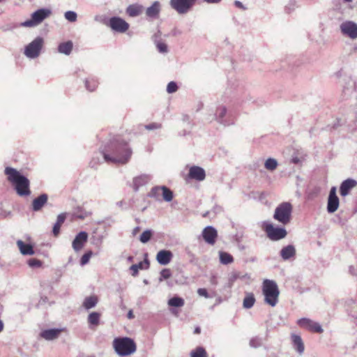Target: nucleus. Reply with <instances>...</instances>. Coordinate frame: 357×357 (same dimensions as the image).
<instances>
[{
	"label": "nucleus",
	"instance_id": "f257e3e1",
	"mask_svg": "<svg viewBox=\"0 0 357 357\" xmlns=\"http://www.w3.org/2000/svg\"><path fill=\"white\" fill-rule=\"evenodd\" d=\"M100 151L104 160L108 163H127L132 153L128 142L116 136L107 142Z\"/></svg>",
	"mask_w": 357,
	"mask_h": 357
},
{
	"label": "nucleus",
	"instance_id": "f03ea898",
	"mask_svg": "<svg viewBox=\"0 0 357 357\" xmlns=\"http://www.w3.org/2000/svg\"><path fill=\"white\" fill-rule=\"evenodd\" d=\"M4 173L7 176L8 181L14 186V189L18 195L23 197L31 194L30 182L25 176L11 167H6Z\"/></svg>",
	"mask_w": 357,
	"mask_h": 357
},
{
	"label": "nucleus",
	"instance_id": "7ed1b4c3",
	"mask_svg": "<svg viewBox=\"0 0 357 357\" xmlns=\"http://www.w3.org/2000/svg\"><path fill=\"white\" fill-rule=\"evenodd\" d=\"M262 292L264 296V301L271 307H274L278 303L280 291L276 282L273 280L266 279L263 282Z\"/></svg>",
	"mask_w": 357,
	"mask_h": 357
},
{
	"label": "nucleus",
	"instance_id": "20e7f679",
	"mask_svg": "<svg viewBox=\"0 0 357 357\" xmlns=\"http://www.w3.org/2000/svg\"><path fill=\"white\" fill-rule=\"evenodd\" d=\"M115 351L119 356H129L133 354L137 349L136 344L130 337H116L113 341Z\"/></svg>",
	"mask_w": 357,
	"mask_h": 357
},
{
	"label": "nucleus",
	"instance_id": "39448f33",
	"mask_svg": "<svg viewBox=\"0 0 357 357\" xmlns=\"http://www.w3.org/2000/svg\"><path fill=\"white\" fill-rule=\"evenodd\" d=\"M291 204L289 202H283L275 208L273 218L280 223H287L291 220Z\"/></svg>",
	"mask_w": 357,
	"mask_h": 357
},
{
	"label": "nucleus",
	"instance_id": "423d86ee",
	"mask_svg": "<svg viewBox=\"0 0 357 357\" xmlns=\"http://www.w3.org/2000/svg\"><path fill=\"white\" fill-rule=\"evenodd\" d=\"M51 13L52 11L49 8H40L33 13L31 19L24 22L22 25L26 27L35 26L48 17Z\"/></svg>",
	"mask_w": 357,
	"mask_h": 357
},
{
	"label": "nucleus",
	"instance_id": "0eeeda50",
	"mask_svg": "<svg viewBox=\"0 0 357 357\" xmlns=\"http://www.w3.org/2000/svg\"><path fill=\"white\" fill-rule=\"evenodd\" d=\"M100 22L119 33H125L129 29V24L119 17H112L109 20L104 18Z\"/></svg>",
	"mask_w": 357,
	"mask_h": 357
},
{
	"label": "nucleus",
	"instance_id": "6e6552de",
	"mask_svg": "<svg viewBox=\"0 0 357 357\" xmlns=\"http://www.w3.org/2000/svg\"><path fill=\"white\" fill-rule=\"evenodd\" d=\"M44 40L42 37L36 38L32 42L28 44L24 49V54L29 59L38 57L40 53Z\"/></svg>",
	"mask_w": 357,
	"mask_h": 357
},
{
	"label": "nucleus",
	"instance_id": "1a4fd4ad",
	"mask_svg": "<svg viewBox=\"0 0 357 357\" xmlns=\"http://www.w3.org/2000/svg\"><path fill=\"white\" fill-rule=\"evenodd\" d=\"M196 1L197 0H170L169 5L177 13L184 15L192 9Z\"/></svg>",
	"mask_w": 357,
	"mask_h": 357
},
{
	"label": "nucleus",
	"instance_id": "9d476101",
	"mask_svg": "<svg viewBox=\"0 0 357 357\" xmlns=\"http://www.w3.org/2000/svg\"><path fill=\"white\" fill-rule=\"evenodd\" d=\"M215 117V120L223 126L234 124V120L231 118L230 114L227 113V109L225 105H221L217 107Z\"/></svg>",
	"mask_w": 357,
	"mask_h": 357
},
{
	"label": "nucleus",
	"instance_id": "9b49d317",
	"mask_svg": "<svg viewBox=\"0 0 357 357\" xmlns=\"http://www.w3.org/2000/svg\"><path fill=\"white\" fill-rule=\"evenodd\" d=\"M92 213L91 211H86L82 206H77L74 208L71 211H69V221L70 222H78L85 220V218L91 216Z\"/></svg>",
	"mask_w": 357,
	"mask_h": 357
},
{
	"label": "nucleus",
	"instance_id": "f8f14e48",
	"mask_svg": "<svg viewBox=\"0 0 357 357\" xmlns=\"http://www.w3.org/2000/svg\"><path fill=\"white\" fill-rule=\"evenodd\" d=\"M342 33L351 39L357 38V24L352 21H345L340 24Z\"/></svg>",
	"mask_w": 357,
	"mask_h": 357
},
{
	"label": "nucleus",
	"instance_id": "ddd939ff",
	"mask_svg": "<svg viewBox=\"0 0 357 357\" xmlns=\"http://www.w3.org/2000/svg\"><path fill=\"white\" fill-rule=\"evenodd\" d=\"M264 230L268 237L273 241L280 240L285 237L287 235L285 229L282 228H275L273 227V225H266Z\"/></svg>",
	"mask_w": 357,
	"mask_h": 357
},
{
	"label": "nucleus",
	"instance_id": "4468645a",
	"mask_svg": "<svg viewBox=\"0 0 357 357\" xmlns=\"http://www.w3.org/2000/svg\"><path fill=\"white\" fill-rule=\"evenodd\" d=\"M298 324L300 327L305 328L310 332L321 333L323 329L317 322H315L310 319L303 318L298 321Z\"/></svg>",
	"mask_w": 357,
	"mask_h": 357
},
{
	"label": "nucleus",
	"instance_id": "2eb2a0df",
	"mask_svg": "<svg viewBox=\"0 0 357 357\" xmlns=\"http://www.w3.org/2000/svg\"><path fill=\"white\" fill-rule=\"evenodd\" d=\"M339 198L336 195V187L331 188L327 203V211L328 213H334L339 206Z\"/></svg>",
	"mask_w": 357,
	"mask_h": 357
},
{
	"label": "nucleus",
	"instance_id": "dca6fc26",
	"mask_svg": "<svg viewBox=\"0 0 357 357\" xmlns=\"http://www.w3.org/2000/svg\"><path fill=\"white\" fill-rule=\"evenodd\" d=\"M188 177L190 179L202 181L205 179L206 172L202 167L199 166H192L189 169Z\"/></svg>",
	"mask_w": 357,
	"mask_h": 357
},
{
	"label": "nucleus",
	"instance_id": "f3484780",
	"mask_svg": "<svg viewBox=\"0 0 357 357\" xmlns=\"http://www.w3.org/2000/svg\"><path fill=\"white\" fill-rule=\"evenodd\" d=\"M357 185L356 181L353 178H347L342 181L340 186V193L341 196L345 197Z\"/></svg>",
	"mask_w": 357,
	"mask_h": 357
},
{
	"label": "nucleus",
	"instance_id": "a211bd4d",
	"mask_svg": "<svg viewBox=\"0 0 357 357\" xmlns=\"http://www.w3.org/2000/svg\"><path fill=\"white\" fill-rule=\"evenodd\" d=\"M202 236L206 242L213 245L215 243L218 234L217 231L213 227L209 226L204 229Z\"/></svg>",
	"mask_w": 357,
	"mask_h": 357
},
{
	"label": "nucleus",
	"instance_id": "6ab92c4d",
	"mask_svg": "<svg viewBox=\"0 0 357 357\" xmlns=\"http://www.w3.org/2000/svg\"><path fill=\"white\" fill-rule=\"evenodd\" d=\"M88 234L85 231L79 232L73 241V248L75 250L78 251L81 250L84 244L87 241Z\"/></svg>",
	"mask_w": 357,
	"mask_h": 357
},
{
	"label": "nucleus",
	"instance_id": "aec40b11",
	"mask_svg": "<svg viewBox=\"0 0 357 357\" xmlns=\"http://www.w3.org/2000/svg\"><path fill=\"white\" fill-rule=\"evenodd\" d=\"M173 257V255L171 251L162 250L159 251L156 255V259L158 262L161 265L168 264Z\"/></svg>",
	"mask_w": 357,
	"mask_h": 357
},
{
	"label": "nucleus",
	"instance_id": "412c9836",
	"mask_svg": "<svg viewBox=\"0 0 357 357\" xmlns=\"http://www.w3.org/2000/svg\"><path fill=\"white\" fill-rule=\"evenodd\" d=\"M160 12V3L158 1H154L151 6L146 10V15L151 19H157Z\"/></svg>",
	"mask_w": 357,
	"mask_h": 357
},
{
	"label": "nucleus",
	"instance_id": "4be33fe9",
	"mask_svg": "<svg viewBox=\"0 0 357 357\" xmlns=\"http://www.w3.org/2000/svg\"><path fill=\"white\" fill-rule=\"evenodd\" d=\"M144 11V6L137 3L129 5L126 8V14L132 17L140 15Z\"/></svg>",
	"mask_w": 357,
	"mask_h": 357
},
{
	"label": "nucleus",
	"instance_id": "5701e85b",
	"mask_svg": "<svg viewBox=\"0 0 357 357\" xmlns=\"http://www.w3.org/2000/svg\"><path fill=\"white\" fill-rule=\"evenodd\" d=\"M291 338L294 349L300 354H302L304 352L305 346L301 337L298 335L292 333L291 335Z\"/></svg>",
	"mask_w": 357,
	"mask_h": 357
},
{
	"label": "nucleus",
	"instance_id": "b1692460",
	"mask_svg": "<svg viewBox=\"0 0 357 357\" xmlns=\"http://www.w3.org/2000/svg\"><path fill=\"white\" fill-rule=\"evenodd\" d=\"M151 179V176L149 174H142L133 179V185L135 190H137L139 187L146 185Z\"/></svg>",
	"mask_w": 357,
	"mask_h": 357
},
{
	"label": "nucleus",
	"instance_id": "393cba45",
	"mask_svg": "<svg viewBox=\"0 0 357 357\" xmlns=\"http://www.w3.org/2000/svg\"><path fill=\"white\" fill-rule=\"evenodd\" d=\"M47 195L46 194H42L33 200L32 207L33 210L38 211L42 208L47 201Z\"/></svg>",
	"mask_w": 357,
	"mask_h": 357
},
{
	"label": "nucleus",
	"instance_id": "a878e982",
	"mask_svg": "<svg viewBox=\"0 0 357 357\" xmlns=\"http://www.w3.org/2000/svg\"><path fill=\"white\" fill-rule=\"evenodd\" d=\"M17 245L22 255H32L34 254L33 248L31 245L24 243L22 241L20 240L17 242Z\"/></svg>",
	"mask_w": 357,
	"mask_h": 357
},
{
	"label": "nucleus",
	"instance_id": "bb28decb",
	"mask_svg": "<svg viewBox=\"0 0 357 357\" xmlns=\"http://www.w3.org/2000/svg\"><path fill=\"white\" fill-rule=\"evenodd\" d=\"M281 257L284 260H287L296 255V250L293 245H287L282 248L280 252Z\"/></svg>",
	"mask_w": 357,
	"mask_h": 357
},
{
	"label": "nucleus",
	"instance_id": "cd10ccee",
	"mask_svg": "<svg viewBox=\"0 0 357 357\" xmlns=\"http://www.w3.org/2000/svg\"><path fill=\"white\" fill-rule=\"evenodd\" d=\"M73 44L72 41L61 43L58 46V52L66 55H69L73 50Z\"/></svg>",
	"mask_w": 357,
	"mask_h": 357
},
{
	"label": "nucleus",
	"instance_id": "c85d7f7f",
	"mask_svg": "<svg viewBox=\"0 0 357 357\" xmlns=\"http://www.w3.org/2000/svg\"><path fill=\"white\" fill-rule=\"evenodd\" d=\"M61 333L59 329H49L41 333V336L45 340H51L56 338Z\"/></svg>",
	"mask_w": 357,
	"mask_h": 357
},
{
	"label": "nucleus",
	"instance_id": "c756f323",
	"mask_svg": "<svg viewBox=\"0 0 357 357\" xmlns=\"http://www.w3.org/2000/svg\"><path fill=\"white\" fill-rule=\"evenodd\" d=\"M84 84H85L86 89L89 91L92 92V91H94L96 89V88L98 87V81L97 78L93 77H90L85 79Z\"/></svg>",
	"mask_w": 357,
	"mask_h": 357
},
{
	"label": "nucleus",
	"instance_id": "7c9ffc66",
	"mask_svg": "<svg viewBox=\"0 0 357 357\" xmlns=\"http://www.w3.org/2000/svg\"><path fill=\"white\" fill-rule=\"evenodd\" d=\"M255 298L253 293H246L243 299V306L244 308L250 309L255 303Z\"/></svg>",
	"mask_w": 357,
	"mask_h": 357
},
{
	"label": "nucleus",
	"instance_id": "2f4dec72",
	"mask_svg": "<svg viewBox=\"0 0 357 357\" xmlns=\"http://www.w3.org/2000/svg\"><path fill=\"white\" fill-rule=\"evenodd\" d=\"M161 187L162 199L169 202L173 199V192L166 186Z\"/></svg>",
	"mask_w": 357,
	"mask_h": 357
},
{
	"label": "nucleus",
	"instance_id": "473e14b6",
	"mask_svg": "<svg viewBox=\"0 0 357 357\" xmlns=\"http://www.w3.org/2000/svg\"><path fill=\"white\" fill-rule=\"evenodd\" d=\"M98 303V298L95 296L86 297L84 301V307L89 310L93 307Z\"/></svg>",
	"mask_w": 357,
	"mask_h": 357
},
{
	"label": "nucleus",
	"instance_id": "72a5a7b5",
	"mask_svg": "<svg viewBox=\"0 0 357 357\" xmlns=\"http://www.w3.org/2000/svg\"><path fill=\"white\" fill-rule=\"evenodd\" d=\"M220 261L222 264H229L233 262L234 258L233 257L225 252H220Z\"/></svg>",
	"mask_w": 357,
	"mask_h": 357
},
{
	"label": "nucleus",
	"instance_id": "f704fd0d",
	"mask_svg": "<svg viewBox=\"0 0 357 357\" xmlns=\"http://www.w3.org/2000/svg\"><path fill=\"white\" fill-rule=\"evenodd\" d=\"M190 357H208V355L204 348L198 347L190 352Z\"/></svg>",
	"mask_w": 357,
	"mask_h": 357
},
{
	"label": "nucleus",
	"instance_id": "c9c22d12",
	"mask_svg": "<svg viewBox=\"0 0 357 357\" xmlns=\"http://www.w3.org/2000/svg\"><path fill=\"white\" fill-rule=\"evenodd\" d=\"M100 314L98 312H91L88 317V321L90 324L98 326L99 324Z\"/></svg>",
	"mask_w": 357,
	"mask_h": 357
},
{
	"label": "nucleus",
	"instance_id": "e433bc0d",
	"mask_svg": "<svg viewBox=\"0 0 357 357\" xmlns=\"http://www.w3.org/2000/svg\"><path fill=\"white\" fill-rule=\"evenodd\" d=\"M149 196L155 198L156 200H162L161 187L155 186L153 188L149 193Z\"/></svg>",
	"mask_w": 357,
	"mask_h": 357
},
{
	"label": "nucleus",
	"instance_id": "4c0bfd02",
	"mask_svg": "<svg viewBox=\"0 0 357 357\" xmlns=\"http://www.w3.org/2000/svg\"><path fill=\"white\" fill-rule=\"evenodd\" d=\"M278 165V163L275 159L270 158L266 160L264 166L266 169L273 171L277 168Z\"/></svg>",
	"mask_w": 357,
	"mask_h": 357
},
{
	"label": "nucleus",
	"instance_id": "58836bf2",
	"mask_svg": "<svg viewBox=\"0 0 357 357\" xmlns=\"http://www.w3.org/2000/svg\"><path fill=\"white\" fill-rule=\"evenodd\" d=\"M168 304L173 307H182L184 305V301L179 297H173L169 300Z\"/></svg>",
	"mask_w": 357,
	"mask_h": 357
},
{
	"label": "nucleus",
	"instance_id": "ea45409f",
	"mask_svg": "<svg viewBox=\"0 0 357 357\" xmlns=\"http://www.w3.org/2000/svg\"><path fill=\"white\" fill-rule=\"evenodd\" d=\"M155 43L157 47L158 51L160 53L165 54L168 52V47L167 45L160 40H155Z\"/></svg>",
	"mask_w": 357,
	"mask_h": 357
},
{
	"label": "nucleus",
	"instance_id": "a19ab883",
	"mask_svg": "<svg viewBox=\"0 0 357 357\" xmlns=\"http://www.w3.org/2000/svg\"><path fill=\"white\" fill-rule=\"evenodd\" d=\"M65 18L70 22H75L77 20V15L75 11L68 10L64 14Z\"/></svg>",
	"mask_w": 357,
	"mask_h": 357
},
{
	"label": "nucleus",
	"instance_id": "79ce46f5",
	"mask_svg": "<svg viewBox=\"0 0 357 357\" xmlns=\"http://www.w3.org/2000/svg\"><path fill=\"white\" fill-rule=\"evenodd\" d=\"M152 233L150 230L144 231L140 236V241L143 243H147L151 238Z\"/></svg>",
	"mask_w": 357,
	"mask_h": 357
},
{
	"label": "nucleus",
	"instance_id": "37998d69",
	"mask_svg": "<svg viewBox=\"0 0 357 357\" xmlns=\"http://www.w3.org/2000/svg\"><path fill=\"white\" fill-rule=\"evenodd\" d=\"M69 212L61 213L57 216L55 223H63L66 220L69 221Z\"/></svg>",
	"mask_w": 357,
	"mask_h": 357
},
{
	"label": "nucleus",
	"instance_id": "c03bdc74",
	"mask_svg": "<svg viewBox=\"0 0 357 357\" xmlns=\"http://www.w3.org/2000/svg\"><path fill=\"white\" fill-rule=\"evenodd\" d=\"M28 264L30 267L32 268H40L42 266L43 262L39 259L32 258L28 261Z\"/></svg>",
	"mask_w": 357,
	"mask_h": 357
},
{
	"label": "nucleus",
	"instance_id": "a18cd8bd",
	"mask_svg": "<svg viewBox=\"0 0 357 357\" xmlns=\"http://www.w3.org/2000/svg\"><path fill=\"white\" fill-rule=\"evenodd\" d=\"M178 86L177 84L175 82H170L167 86V91L169 93H174L177 91Z\"/></svg>",
	"mask_w": 357,
	"mask_h": 357
},
{
	"label": "nucleus",
	"instance_id": "49530a36",
	"mask_svg": "<svg viewBox=\"0 0 357 357\" xmlns=\"http://www.w3.org/2000/svg\"><path fill=\"white\" fill-rule=\"evenodd\" d=\"M135 266H137L139 270L148 269L149 268V261L148 259H145L143 261L136 264Z\"/></svg>",
	"mask_w": 357,
	"mask_h": 357
},
{
	"label": "nucleus",
	"instance_id": "de8ad7c7",
	"mask_svg": "<svg viewBox=\"0 0 357 357\" xmlns=\"http://www.w3.org/2000/svg\"><path fill=\"white\" fill-rule=\"evenodd\" d=\"M172 275V273H171V271L169 269V268H164L160 272V280H162V279H169Z\"/></svg>",
	"mask_w": 357,
	"mask_h": 357
},
{
	"label": "nucleus",
	"instance_id": "09e8293b",
	"mask_svg": "<svg viewBox=\"0 0 357 357\" xmlns=\"http://www.w3.org/2000/svg\"><path fill=\"white\" fill-rule=\"evenodd\" d=\"M91 255H92L91 252H86L84 255H83L80 259L81 264L82 265L86 264L89 262V259L91 257Z\"/></svg>",
	"mask_w": 357,
	"mask_h": 357
},
{
	"label": "nucleus",
	"instance_id": "8fccbe9b",
	"mask_svg": "<svg viewBox=\"0 0 357 357\" xmlns=\"http://www.w3.org/2000/svg\"><path fill=\"white\" fill-rule=\"evenodd\" d=\"M296 6V2L294 0H291L288 3V4L286 6L285 9L288 13H290L294 10Z\"/></svg>",
	"mask_w": 357,
	"mask_h": 357
},
{
	"label": "nucleus",
	"instance_id": "3c124183",
	"mask_svg": "<svg viewBox=\"0 0 357 357\" xmlns=\"http://www.w3.org/2000/svg\"><path fill=\"white\" fill-rule=\"evenodd\" d=\"M146 129L147 130H155V129H159L161 128V124L158 123H151L148 125L145 126Z\"/></svg>",
	"mask_w": 357,
	"mask_h": 357
},
{
	"label": "nucleus",
	"instance_id": "603ef678",
	"mask_svg": "<svg viewBox=\"0 0 357 357\" xmlns=\"http://www.w3.org/2000/svg\"><path fill=\"white\" fill-rule=\"evenodd\" d=\"M234 4L236 8H240L243 10H247V7H245L240 1H234Z\"/></svg>",
	"mask_w": 357,
	"mask_h": 357
},
{
	"label": "nucleus",
	"instance_id": "864d4df0",
	"mask_svg": "<svg viewBox=\"0 0 357 357\" xmlns=\"http://www.w3.org/2000/svg\"><path fill=\"white\" fill-rule=\"evenodd\" d=\"M197 293L199 296H204L205 298L208 297V294L206 289L200 288L197 290Z\"/></svg>",
	"mask_w": 357,
	"mask_h": 357
},
{
	"label": "nucleus",
	"instance_id": "5fc2aeb1",
	"mask_svg": "<svg viewBox=\"0 0 357 357\" xmlns=\"http://www.w3.org/2000/svg\"><path fill=\"white\" fill-rule=\"evenodd\" d=\"M130 269L133 277H136L138 275L139 269L137 268V266H135V264L132 265Z\"/></svg>",
	"mask_w": 357,
	"mask_h": 357
},
{
	"label": "nucleus",
	"instance_id": "6e6d98bb",
	"mask_svg": "<svg viewBox=\"0 0 357 357\" xmlns=\"http://www.w3.org/2000/svg\"><path fill=\"white\" fill-rule=\"evenodd\" d=\"M61 225H54L53 227V234L55 236H57L59 235L60 232Z\"/></svg>",
	"mask_w": 357,
	"mask_h": 357
},
{
	"label": "nucleus",
	"instance_id": "4d7b16f0",
	"mask_svg": "<svg viewBox=\"0 0 357 357\" xmlns=\"http://www.w3.org/2000/svg\"><path fill=\"white\" fill-rule=\"evenodd\" d=\"M204 2L208 4H218L220 3L222 0H203Z\"/></svg>",
	"mask_w": 357,
	"mask_h": 357
},
{
	"label": "nucleus",
	"instance_id": "13d9d810",
	"mask_svg": "<svg viewBox=\"0 0 357 357\" xmlns=\"http://www.w3.org/2000/svg\"><path fill=\"white\" fill-rule=\"evenodd\" d=\"M127 317L129 319H132L135 316L133 314V312L132 310H130L128 312V314H127Z\"/></svg>",
	"mask_w": 357,
	"mask_h": 357
},
{
	"label": "nucleus",
	"instance_id": "bf43d9fd",
	"mask_svg": "<svg viewBox=\"0 0 357 357\" xmlns=\"http://www.w3.org/2000/svg\"><path fill=\"white\" fill-rule=\"evenodd\" d=\"M220 211H222V208L220 206H215L213 209L212 212L214 213H219Z\"/></svg>",
	"mask_w": 357,
	"mask_h": 357
},
{
	"label": "nucleus",
	"instance_id": "052dcab7",
	"mask_svg": "<svg viewBox=\"0 0 357 357\" xmlns=\"http://www.w3.org/2000/svg\"><path fill=\"white\" fill-rule=\"evenodd\" d=\"M201 333V328L199 327H196L194 331L195 334H199Z\"/></svg>",
	"mask_w": 357,
	"mask_h": 357
},
{
	"label": "nucleus",
	"instance_id": "680f3d73",
	"mask_svg": "<svg viewBox=\"0 0 357 357\" xmlns=\"http://www.w3.org/2000/svg\"><path fill=\"white\" fill-rule=\"evenodd\" d=\"M3 327H4L3 323V321L0 319V333L3 331Z\"/></svg>",
	"mask_w": 357,
	"mask_h": 357
},
{
	"label": "nucleus",
	"instance_id": "e2e57ef3",
	"mask_svg": "<svg viewBox=\"0 0 357 357\" xmlns=\"http://www.w3.org/2000/svg\"><path fill=\"white\" fill-rule=\"evenodd\" d=\"M292 161L294 163H297L298 162L299 160L297 158H295L292 159Z\"/></svg>",
	"mask_w": 357,
	"mask_h": 357
},
{
	"label": "nucleus",
	"instance_id": "0e129e2a",
	"mask_svg": "<svg viewBox=\"0 0 357 357\" xmlns=\"http://www.w3.org/2000/svg\"><path fill=\"white\" fill-rule=\"evenodd\" d=\"M128 260L129 261H130V262H131V261H132V260H133V257H131V256H130V257H128Z\"/></svg>",
	"mask_w": 357,
	"mask_h": 357
},
{
	"label": "nucleus",
	"instance_id": "69168bd1",
	"mask_svg": "<svg viewBox=\"0 0 357 357\" xmlns=\"http://www.w3.org/2000/svg\"><path fill=\"white\" fill-rule=\"evenodd\" d=\"M354 51L357 52V44L354 47Z\"/></svg>",
	"mask_w": 357,
	"mask_h": 357
},
{
	"label": "nucleus",
	"instance_id": "338daca9",
	"mask_svg": "<svg viewBox=\"0 0 357 357\" xmlns=\"http://www.w3.org/2000/svg\"><path fill=\"white\" fill-rule=\"evenodd\" d=\"M211 213V212H208H208H206V213H204V214L203 215V216H206L207 214H210Z\"/></svg>",
	"mask_w": 357,
	"mask_h": 357
},
{
	"label": "nucleus",
	"instance_id": "774afa93",
	"mask_svg": "<svg viewBox=\"0 0 357 357\" xmlns=\"http://www.w3.org/2000/svg\"><path fill=\"white\" fill-rule=\"evenodd\" d=\"M183 135H186V132L184 130L183 131V133L182 134Z\"/></svg>",
	"mask_w": 357,
	"mask_h": 357
}]
</instances>
